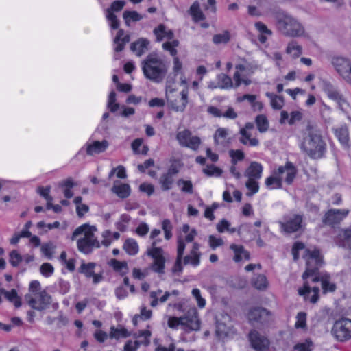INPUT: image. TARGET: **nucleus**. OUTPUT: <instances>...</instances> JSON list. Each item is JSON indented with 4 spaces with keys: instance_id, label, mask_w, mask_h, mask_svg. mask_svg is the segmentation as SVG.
<instances>
[{
    "instance_id": "6ab92c4d",
    "label": "nucleus",
    "mask_w": 351,
    "mask_h": 351,
    "mask_svg": "<svg viewBox=\"0 0 351 351\" xmlns=\"http://www.w3.org/2000/svg\"><path fill=\"white\" fill-rule=\"evenodd\" d=\"M125 3L123 1H115L111 6L106 10V16L108 21L109 25L112 29H117L119 27V21L114 12L121 11L124 7Z\"/></svg>"
},
{
    "instance_id": "8fccbe9b",
    "label": "nucleus",
    "mask_w": 351,
    "mask_h": 351,
    "mask_svg": "<svg viewBox=\"0 0 351 351\" xmlns=\"http://www.w3.org/2000/svg\"><path fill=\"white\" fill-rule=\"evenodd\" d=\"M324 90L328 97L335 101L340 99L341 95L329 83L325 84Z\"/></svg>"
},
{
    "instance_id": "1a4fd4ad",
    "label": "nucleus",
    "mask_w": 351,
    "mask_h": 351,
    "mask_svg": "<svg viewBox=\"0 0 351 351\" xmlns=\"http://www.w3.org/2000/svg\"><path fill=\"white\" fill-rule=\"evenodd\" d=\"M197 234V231L193 228L189 233L186 234L184 237H183L182 234L178 237L177 258L173 268V271L174 273H179L182 271V256L186 247L184 242H192Z\"/></svg>"
},
{
    "instance_id": "052dcab7",
    "label": "nucleus",
    "mask_w": 351,
    "mask_h": 351,
    "mask_svg": "<svg viewBox=\"0 0 351 351\" xmlns=\"http://www.w3.org/2000/svg\"><path fill=\"white\" fill-rule=\"evenodd\" d=\"M179 42L177 40H173L171 41H167L162 44V48L168 51L171 56L173 57L176 56L177 50L176 47L178 46Z\"/></svg>"
},
{
    "instance_id": "423d86ee",
    "label": "nucleus",
    "mask_w": 351,
    "mask_h": 351,
    "mask_svg": "<svg viewBox=\"0 0 351 351\" xmlns=\"http://www.w3.org/2000/svg\"><path fill=\"white\" fill-rule=\"evenodd\" d=\"M286 172L285 182L290 184L293 181L296 175V169L290 162H286L285 166H280L273 171L271 176L265 180V185L269 189H279L282 186L283 173Z\"/></svg>"
},
{
    "instance_id": "e433bc0d",
    "label": "nucleus",
    "mask_w": 351,
    "mask_h": 351,
    "mask_svg": "<svg viewBox=\"0 0 351 351\" xmlns=\"http://www.w3.org/2000/svg\"><path fill=\"white\" fill-rule=\"evenodd\" d=\"M255 27L259 32L258 39L261 43H265L268 37L272 34L271 31L269 29L267 26L262 22H257L255 23Z\"/></svg>"
},
{
    "instance_id": "f8f14e48",
    "label": "nucleus",
    "mask_w": 351,
    "mask_h": 351,
    "mask_svg": "<svg viewBox=\"0 0 351 351\" xmlns=\"http://www.w3.org/2000/svg\"><path fill=\"white\" fill-rule=\"evenodd\" d=\"M151 332L149 330H141L132 335L134 341L128 340L124 345L123 351H137L141 346H147L150 343Z\"/></svg>"
},
{
    "instance_id": "7c9ffc66",
    "label": "nucleus",
    "mask_w": 351,
    "mask_h": 351,
    "mask_svg": "<svg viewBox=\"0 0 351 351\" xmlns=\"http://www.w3.org/2000/svg\"><path fill=\"white\" fill-rule=\"evenodd\" d=\"M162 293V291L160 289H158L156 291H152L150 293V298L152 299L150 305L152 307L156 306L159 302L165 303L171 296V293H169V291L165 292L164 294L160 296Z\"/></svg>"
},
{
    "instance_id": "2f4dec72",
    "label": "nucleus",
    "mask_w": 351,
    "mask_h": 351,
    "mask_svg": "<svg viewBox=\"0 0 351 351\" xmlns=\"http://www.w3.org/2000/svg\"><path fill=\"white\" fill-rule=\"evenodd\" d=\"M234 332L232 328L227 326L226 324L221 322L217 323L216 335L219 339L224 340L226 338L232 337Z\"/></svg>"
},
{
    "instance_id": "4d7b16f0",
    "label": "nucleus",
    "mask_w": 351,
    "mask_h": 351,
    "mask_svg": "<svg viewBox=\"0 0 351 351\" xmlns=\"http://www.w3.org/2000/svg\"><path fill=\"white\" fill-rule=\"evenodd\" d=\"M123 16L127 25L130 21H138L142 19V16L136 11H125Z\"/></svg>"
},
{
    "instance_id": "9d476101",
    "label": "nucleus",
    "mask_w": 351,
    "mask_h": 351,
    "mask_svg": "<svg viewBox=\"0 0 351 351\" xmlns=\"http://www.w3.org/2000/svg\"><path fill=\"white\" fill-rule=\"evenodd\" d=\"M156 244V241H154L152 246L147 250L146 254L153 260L151 265L152 269L158 274H164L165 265L164 252L161 247H157Z\"/></svg>"
},
{
    "instance_id": "412c9836",
    "label": "nucleus",
    "mask_w": 351,
    "mask_h": 351,
    "mask_svg": "<svg viewBox=\"0 0 351 351\" xmlns=\"http://www.w3.org/2000/svg\"><path fill=\"white\" fill-rule=\"evenodd\" d=\"M249 339L252 348L256 351H264L269 348V341L268 339L256 330L250 332Z\"/></svg>"
},
{
    "instance_id": "5fc2aeb1",
    "label": "nucleus",
    "mask_w": 351,
    "mask_h": 351,
    "mask_svg": "<svg viewBox=\"0 0 351 351\" xmlns=\"http://www.w3.org/2000/svg\"><path fill=\"white\" fill-rule=\"evenodd\" d=\"M152 315V312L151 310L147 309L145 307H142L141 309V314L136 315L132 319V322L134 326H136L138 324V322L140 319L143 320H147L151 318Z\"/></svg>"
},
{
    "instance_id": "a211bd4d",
    "label": "nucleus",
    "mask_w": 351,
    "mask_h": 351,
    "mask_svg": "<svg viewBox=\"0 0 351 351\" xmlns=\"http://www.w3.org/2000/svg\"><path fill=\"white\" fill-rule=\"evenodd\" d=\"M235 69L236 71L233 75V81L234 82L235 87H239L241 84L245 85L250 84L251 82L247 77L251 74H250L244 59L241 60L239 63L235 64Z\"/></svg>"
},
{
    "instance_id": "5701e85b",
    "label": "nucleus",
    "mask_w": 351,
    "mask_h": 351,
    "mask_svg": "<svg viewBox=\"0 0 351 351\" xmlns=\"http://www.w3.org/2000/svg\"><path fill=\"white\" fill-rule=\"evenodd\" d=\"M200 245L197 243H193L192 249L190 253L182 257L183 263L184 265H191L196 267L200 264L201 252L199 251Z\"/></svg>"
},
{
    "instance_id": "20e7f679",
    "label": "nucleus",
    "mask_w": 351,
    "mask_h": 351,
    "mask_svg": "<svg viewBox=\"0 0 351 351\" xmlns=\"http://www.w3.org/2000/svg\"><path fill=\"white\" fill-rule=\"evenodd\" d=\"M142 70L145 77L153 82H160L165 77L167 66L157 54H149L142 62Z\"/></svg>"
},
{
    "instance_id": "bf43d9fd",
    "label": "nucleus",
    "mask_w": 351,
    "mask_h": 351,
    "mask_svg": "<svg viewBox=\"0 0 351 351\" xmlns=\"http://www.w3.org/2000/svg\"><path fill=\"white\" fill-rule=\"evenodd\" d=\"M177 185L184 193L189 194L193 193V184L190 180L180 179L177 182Z\"/></svg>"
},
{
    "instance_id": "72a5a7b5",
    "label": "nucleus",
    "mask_w": 351,
    "mask_h": 351,
    "mask_svg": "<svg viewBox=\"0 0 351 351\" xmlns=\"http://www.w3.org/2000/svg\"><path fill=\"white\" fill-rule=\"evenodd\" d=\"M154 33L158 41L165 39L170 40L173 37V32L171 29H167L163 25H160L157 28L154 29Z\"/></svg>"
},
{
    "instance_id": "473e14b6",
    "label": "nucleus",
    "mask_w": 351,
    "mask_h": 351,
    "mask_svg": "<svg viewBox=\"0 0 351 351\" xmlns=\"http://www.w3.org/2000/svg\"><path fill=\"white\" fill-rule=\"evenodd\" d=\"M241 138L240 141L245 145L255 147L258 145V141L255 137H253L252 132L247 130L246 129L240 130Z\"/></svg>"
},
{
    "instance_id": "4c0bfd02",
    "label": "nucleus",
    "mask_w": 351,
    "mask_h": 351,
    "mask_svg": "<svg viewBox=\"0 0 351 351\" xmlns=\"http://www.w3.org/2000/svg\"><path fill=\"white\" fill-rule=\"evenodd\" d=\"M286 53L290 55L293 58H298L302 53V47L297 41L292 40L289 42L286 48Z\"/></svg>"
},
{
    "instance_id": "c9c22d12",
    "label": "nucleus",
    "mask_w": 351,
    "mask_h": 351,
    "mask_svg": "<svg viewBox=\"0 0 351 351\" xmlns=\"http://www.w3.org/2000/svg\"><path fill=\"white\" fill-rule=\"evenodd\" d=\"M265 95L269 99L270 105L274 110H280L285 104V100L282 96L277 95L273 93L267 92Z\"/></svg>"
},
{
    "instance_id": "e2e57ef3",
    "label": "nucleus",
    "mask_w": 351,
    "mask_h": 351,
    "mask_svg": "<svg viewBox=\"0 0 351 351\" xmlns=\"http://www.w3.org/2000/svg\"><path fill=\"white\" fill-rule=\"evenodd\" d=\"M55 246L51 243H44L41 245L40 251L42 254L48 259L53 257Z\"/></svg>"
},
{
    "instance_id": "0e129e2a",
    "label": "nucleus",
    "mask_w": 351,
    "mask_h": 351,
    "mask_svg": "<svg viewBox=\"0 0 351 351\" xmlns=\"http://www.w3.org/2000/svg\"><path fill=\"white\" fill-rule=\"evenodd\" d=\"M245 186L249 191L247 193L249 196H252L258 191L259 186L257 180L248 179L246 182Z\"/></svg>"
},
{
    "instance_id": "13d9d810",
    "label": "nucleus",
    "mask_w": 351,
    "mask_h": 351,
    "mask_svg": "<svg viewBox=\"0 0 351 351\" xmlns=\"http://www.w3.org/2000/svg\"><path fill=\"white\" fill-rule=\"evenodd\" d=\"M203 172L209 177H219L222 173V170L213 165H210L204 168Z\"/></svg>"
},
{
    "instance_id": "a19ab883",
    "label": "nucleus",
    "mask_w": 351,
    "mask_h": 351,
    "mask_svg": "<svg viewBox=\"0 0 351 351\" xmlns=\"http://www.w3.org/2000/svg\"><path fill=\"white\" fill-rule=\"evenodd\" d=\"M123 247L125 252L130 256L136 255L139 250L138 243L132 238L125 241Z\"/></svg>"
},
{
    "instance_id": "aec40b11",
    "label": "nucleus",
    "mask_w": 351,
    "mask_h": 351,
    "mask_svg": "<svg viewBox=\"0 0 351 351\" xmlns=\"http://www.w3.org/2000/svg\"><path fill=\"white\" fill-rule=\"evenodd\" d=\"M349 212L348 209H330L325 214L323 222L330 226L338 224L348 216Z\"/></svg>"
},
{
    "instance_id": "a18cd8bd",
    "label": "nucleus",
    "mask_w": 351,
    "mask_h": 351,
    "mask_svg": "<svg viewBox=\"0 0 351 351\" xmlns=\"http://www.w3.org/2000/svg\"><path fill=\"white\" fill-rule=\"evenodd\" d=\"M1 293H3L5 298L10 302L14 304L16 307H19L21 305V299L17 295V292L15 289H12L11 291H5L1 289L0 291Z\"/></svg>"
},
{
    "instance_id": "f704fd0d",
    "label": "nucleus",
    "mask_w": 351,
    "mask_h": 351,
    "mask_svg": "<svg viewBox=\"0 0 351 351\" xmlns=\"http://www.w3.org/2000/svg\"><path fill=\"white\" fill-rule=\"evenodd\" d=\"M334 133L343 146L347 147L348 145L349 134L346 125H341L339 128L335 129Z\"/></svg>"
},
{
    "instance_id": "0eeeda50",
    "label": "nucleus",
    "mask_w": 351,
    "mask_h": 351,
    "mask_svg": "<svg viewBox=\"0 0 351 351\" xmlns=\"http://www.w3.org/2000/svg\"><path fill=\"white\" fill-rule=\"evenodd\" d=\"M276 26L279 32L288 37H302L305 36L302 25L290 15H282L278 19Z\"/></svg>"
},
{
    "instance_id": "37998d69",
    "label": "nucleus",
    "mask_w": 351,
    "mask_h": 351,
    "mask_svg": "<svg viewBox=\"0 0 351 351\" xmlns=\"http://www.w3.org/2000/svg\"><path fill=\"white\" fill-rule=\"evenodd\" d=\"M252 284L258 290H265L267 288L269 282L265 275L259 274L252 279Z\"/></svg>"
},
{
    "instance_id": "393cba45",
    "label": "nucleus",
    "mask_w": 351,
    "mask_h": 351,
    "mask_svg": "<svg viewBox=\"0 0 351 351\" xmlns=\"http://www.w3.org/2000/svg\"><path fill=\"white\" fill-rule=\"evenodd\" d=\"M263 165L256 161L252 162L245 171V176L248 179L259 180L262 177Z\"/></svg>"
},
{
    "instance_id": "774afa93",
    "label": "nucleus",
    "mask_w": 351,
    "mask_h": 351,
    "mask_svg": "<svg viewBox=\"0 0 351 351\" xmlns=\"http://www.w3.org/2000/svg\"><path fill=\"white\" fill-rule=\"evenodd\" d=\"M40 271L43 276L49 278L53 275L54 272V268L51 263H45L41 265L40 267Z\"/></svg>"
},
{
    "instance_id": "6e6552de",
    "label": "nucleus",
    "mask_w": 351,
    "mask_h": 351,
    "mask_svg": "<svg viewBox=\"0 0 351 351\" xmlns=\"http://www.w3.org/2000/svg\"><path fill=\"white\" fill-rule=\"evenodd\" d=\"M176 84L167 81L166 86V99L169 107L176 112H183L188 103V91L183 90L178 95L176 94Z\"/></svg>"
},
{
    "instance_id": "f257e3e1",
    "label": "nucleus",
    "mask_w": 351,
    "mask_h": 351,
    "mask_svg": "<svg viewBox=\"0 0 351 351\" xmlns=\"http://www.w3.org/2000/svg\"><path fill=\"white\" fill-rule=\"evenodd\" d=\"M300 252H302V255L306 261V271L302 275L303 279L306 280L312 277L313 282L321 281L324 293L334 291L336 289V285L330 281V277L327 275L320 276L317 272L319 268L322 265V257L319 251L317 249H305L304 245L302 243L297 242L292 248L294 260L296 261L299 258Z\"/></svg>"
},
{
    "instance_id": "4468645a",
    "label": "nucleus",
    "mask_w": 351,
    "mask_h": 351,
    "mask_svg": "<svg viewBox=\"0 0 351 351\" xmlns=\"http://www.w3.org/2000/svg\"><path fill=\"white\" fill-rule=\"evenodd\" d=\"M302 216L298 214H291L285 217L284 220L280 221V228L287 233H293L302 229L303 226Z\"/></svg>"
},
{
    "instance_id": "79ce46f5",
    "label": "nucleus",
    "mask_w": 351,
    "mask_h": 351,
    "mask_svg": "<svg viewBox=\"0 0 351 351\" xmlns=\"http://www.w3.org/2000/svg\"><path fill=\"white\" fill-rule=\"evenodd\" d=\"M228 135V129L225 128H219L214 134L213 138L215 143L217 145H223L226 143Z\"/></svg>"
},
{
    "instance_id": "09e8293b",
    "label": "nucleus",
    "mask_w": 351,
    "mask_h": 351,
    "mask_svg": "<svg viewBox=\"0 0 351 351\" xmlns=\"http://www.w3.org/2000/svg\"><path fill=\"white\" fill-rule=\"evenodd\" d=\"M256 124L260 132H265L269 128V121L264 114L258 115L256 118Z\"/></svg>"
},
{
    "instance_id": "4be33fe9",
    "label": "nucleus",
    "mask_w": 351,
    "mask_h": 351,
    "mask_svg": "<svg viewBox=\"0 0 351 351\" xmlns=\"http://www.w3.org/2000/svg\"><path fill=\"white\" fill-rule=\"evenodd\" d=\"M108 147V143L106 140L102 141L89 140L86 143L84 147L81 149V151L85 148L88 155L93 156L104 152Z\"/></svg>"
},
{
    "instance_id": "f03ea898",
    "label": "nucleus",
    "mask_w": 351,
    "mask_h": 351,
    "mask_svg": "<svg viewBox=\"0 0 351 351\" xmlns=\"http://www.w3.org/2000/svg\"><path fill=\"white\" fill-rule=\"evenodd\" d=\"M97 232L96 226L84 223L74 230L71 239L77 240V247L80 252L88 254L94 248L108 247L114 241L120 238L118 232H112L110 230H105L101 234V241H99L95 236Z\"/></svg>"
},
{
    "instance_id": "f3484780",
    "label": "nucleus",
    "mask_w": 351,
    "mask_h": 351,
    "mask_svg": "<svg viewBox=\"0 0 351 351\" xmlns=\"http://www.w3.org/2000/svg\"><path fill=\"white\" fill-rule=\"evenodd\" d=\"M29 305L34 309L42 311L48 307L51 302V296L45 291L34 295V298L27 295Z\"/></svg>"
},
{
    "instance_id": "cd10ccee",
    "label": "nucleus",
    "mask_w": 351,
    "mask_h": 351,
    "mask_svg": "<svg viewBox=\"0 0 351 351\" xmlns=\"http://www.w3.org/2000/svg\"><path fill=\"white\" fill-rule=\"evenodd\" d=\"M130 41V36L128 34H125L123 29H119L117 36L114 39V49L115 52H120L123 49L125 45Z\"/></svg>"
},
{
    "instance_id": "864d4df0",
    "label": "nucleus",
    "mask_w": 351,
    "mask_h": 351,
    "mask_svg": "<svg viewBox=\"0 0 351 351\" xmlns=\"http://www.w3.org/2000/svg\"><path fill=\"white\" fill-rule=\"evenodd\" d=\"M306 313L304 312H299L296 315V321L295 323V327L297 329H302L306 330L307 328L306 326Z\"/></svg>"
},
{
    "instance_id": "3c124183",
    "label": "nucleus",
    "mask_w": 351,
    "mask_h": 351,
    "mask_svg": "<svg viewBox=\"0 0 351 351\" xmlns=\"http://www.w3.org/2000/svg\"><path fill=\"white\" fill-rule=\"evenodd\" d=\"M38 193L40 194V196L44 197L45 200L47 201V208L49 210L51 207V202L53 201V198L51 196H50V187L46 186L43 187L40 186L38 188Z\"/></svg>"
},
{
    "instance_id": "49530a36",
    "label": "nucleus",
    "mask_w": 351,
    "mask_h": 351,
    "mask_svg": "<svg viewBox=\"0 0 351 351\" xmlns=\"http://www.w3.org/2000/svg\"><path fill=\"white\" fill-rule=\"evenodd\" d=\"M219 87L223 89H229L234 86V82L230 77L225 74H220L217 77Z\"/></svg>"
},
{
    "instance_id": "b1692460",
    "label": "nucleus",
    "mask_w": 351,
    "mask_h": 351,
    "mask_svg": "<svg viewBox=\"0 0 351 351\" xmlns=\"http://www.w3.org/2000/svg\"><path fill=\"white\" fill-rule=\"evenodd\" d=\"M319 289L317 287L312 289L309 287L307 282H305L302 288L298 289L300 295L304 296L305 300H309L311 303H316L319 298Z\"/></svg>"
},
{
    "instance_id": "ea45409f",
    "label": "nucleus",
    "mask_w": 351,
    "mask_h": 351,
    "mask_svg": "<svg viewBox=\"0 0 351 351\" xmlns=\"http://www.w3.org/2000/svg\"><path fill=\"white\" fill-rule=\"evenodd\" d=\"M108 265L116 272L119 273L121 276L125 275L128 271V265L124 261H119L117 259L112 258L109 261Z\"/></svg>"
},
{
    "instance_id": "2eb2a0df",
    "label": "nucleus",
    "mask_w": 351,
    "mask_h": 351,
    "mask_svg": "<svg viewBox=\"0 0 351 351\" xmlns=\"http://www.w3.org/2000/svg\"><path fill=\"white\" fill-rule=\"evenodd\" d=\"M176 139L179 144L192 150L198 149L201 140L197 136H193L190 130H184L177 133Z\"/></svg>"
},
{
    "instance_id": "338daca9",
    "label": "nucleus",
    "mask_w": 351,
    "mask_h": 351,
    "mask_svg": "<svg viewBox=\"0 0 351 351\" xmlns=\"http://www.w3.org/2000/svg\"><path fill=\"white\" fill-rule=\"evenodd\" d=\"M108 108L112 112H116L119 108V104L116 102V93L114 91L110 92L109 94Z\"/></svg>"
},
{
    "instance_id": "dca6fc26",
    "label": "nucleus",
    "mask_w": 351,
    "mask_h": 351,
    "mask_svg": "<svg viewBox=\"0 0 351 351\" xmlns=\"http://www.w3.org/2000/svg\"><path fill=\"white\" fill-rule=\"evenodd\" d=\"M248 319L254 325L258 324L265 325L272 320L273 315L265 308H254L249 312Z\"/></svg>"
},
{
    "instance_id": "603ef678",
    "label": "nucleus",
    "mask_w": 351,
    "mask_h": 351,
    "mask_svg": "<svg viewBox=\"0 0 351 351\" xmlns=\"http://www.w3.org/2000/svg\"><path fill=\"white\" fill-rule=\"evenodd\" d=\"M96 264L94 263H82L80 268V272L84 274L86 277L90 278L95 274Z\"/></svg>"
},
{
    "instance_id": "a878e982",
    "label": "nucleus",
    "mask_w": 351,
    "mask_h": 351,
    "mask_svg": "<svg viewBox=\"0 0 351 351\" xmlns=\"http://www.w3.org/2000/svg\"><path fill=\"white\" fill-rule=\"evenodd\" d=\"M111 191L113 193L121 199L127 198L130 196L131 193V189L129 184L122 183L118 180L114 182Z\"/></svg>"
},
{
    "instance_id": "6e6d98bb",
    "label": "nucleus",
    "mask_w": 351,
    "mask_h": 351,
    "mask_svg": "<svg viewBox=\"0 0 351 351\" xmlns=\"http://www.w3.org/2000/svg\"><path fill=\"white\" fill-rule=\"evenodd\" d=\"M230 40V34L228 31L215 34L213 38V41L216 45L226 44L228 43Z\"/></svg>"
},
{
    "instance_id": "680f3d73",
    "label": "nucleus",
    "mask_w": 351,
    "mask_h": 351,
    "mask_svg": "<svg viewBox=\"0 0 351 351\" xmlns=\"http://www.w3.org/2000/svg\"><path fill=\"white\" fill-rule=\"evenodd\" d=\"M173 182V179L170 173L162 175L160 180V183L161 184L162 188L165 191L170 189Z\"/></svg>"
},
{
    "instance_id": "69168bd1",
    "label": "nucleus",
    "mask_w": 351,
    "mask_h": 351,
    "mask_svg": "<svg viewBox=\"0 0 351 351\" xmlns=\"http://www.w3.org/2000/svg\"><path fill=\"white\" fill-rule=\"evenodd\" d=\"M229 155L231 157L232 164L236 165L238 162L244 158V153L240 149H231L229 151Z\"/></svg>"
},
{
    "instance_id": "58836bf2",
    "label": "nucleus",
    "mask_w": 351,
    "mask_h": 351,
    "mask_svg": "<svg viewBox=\"0 0 351 351\" xmlns=\"http://www.w3.org/2000/svg\"><path fill=\"white\" fill-rule=\"evenodd\" d=\"M130 335L131 333L126 328L121 326L117 328L112 326L109 334L110 338L115 339L126 338Z\"/></svg>"
},
{
    "instance_id": "bb28decb",
    "label": "nucleus",
    "mask_w": 351,
    "mask_h": 351,
    "mask_svg": "<svg viewBox=\"0 0 351 351\" xmlns=\"http://www.w3.org/2000/svg\"><path fill=\"white\" fill-rule=\"evenodd\" d=\"M230 249L234 252L233 259L237 263L248 261L250 258V253L241 245L232 244Z\"/></svg>"
},
{
    "instance_id": "39448f33",
    "label": "nucleus",
    "mask_w": 351,
    "mask_h": 351,
    "mask_svg": "<svg viewBox=\"0 0 351 351\" xmlns=\"http://www.w3.org/2000/svg\"><path fill=\"white\" fill-rule=\"evenodd\" d=\"M167 325L172 329H177L178 326H181L186 332L198 330L200 328V321L197 309L195 308H191L183 317H169Z\"/></svg>"
},
{
    "instance_id": "c03bdc74",
    "label": "nucleus",
    "mask_w": 351,
    "mask_h": 351,
    "mask_svg": "<svg viewBox=\"0 0 351 351\" xmlns=\"http://www.w3.org/2000/svg\"><path fill=\"white\" fill-rule=\"evenodd\" d=\"M189 12L193 19L197 22L204 19V14L200 9L198 1H195L190 8Z\"/></svg>"
},
{
    "instance_id": "c756f323",
    "label": "nucleus",
    "mask_w": 351,
    "mask_h": 351,
    "mask_svg": "<svg viewBox=\"0 0 351 351\" xmlns=\"http://www.w3.org/2000/svg\"><path fill=\"white\" fill-rule=\"evenodd\" d=\"M149 42L143 38H139L130 45V49L138 56H141L148 50Z\"/></svg>"
},
{
    "instance_id": "9b49d317",
    "label": "nucleus",
    "mask_w": 351,
    "mask_h": 351,
    "mask_svg": "<svg viewBox=\"0 0 351 351\" xmlns=\"http://www.w3.org/2000/svg\"><path fill=\"white\" fill-rule=\"evenodd\" d=\"M331 332L339 341L351 339V319L341 318L335 322Z\"/></svg>"
},
{
    "instance_id": "7ed1b4c3",
    "label": "nucleus",
    "mask_w": 351,
    "mask_h": 351,
    "mask_svg": "<svg viewBox=\"0 0 351 351\" xmlns=\"http://www.w3.org/2000/svg\"><path fill=\"white\" fill-rule=\"evenodd\" d=\"M300 147L304 152L314 159L322 158L326 149V143L322 139L319 131L312 126H308L304 132Z\"/></svg>"
},
{
    "instance_id": "c85d7f7f",
    "label": "nucleus",
    "mask_w": 351,
    "mask_h": 351,
    "mask_svg": "<svg viewBox=\"0 0 351 351\" xmlns=\"http://www.w3.org/2000/svg\"><path fill=\"white\" fill-rule=\"evenodd\" d=\"M336 243L339 246L351 250V229L341 230L336 238Z\"/></svg>"
},
{
    "instance_id": "de8ad7c7",
    "label": "nucleus",
    "mask_w": 351,
    "mask_h": 351,
    "mask_svg": "<svg viewBox=\"0 0 351 351\" xmlns=\"http://www.w3.org/2000/svg\"><path fill=\"white\" fill-rule=\"evenodd\" d=\"M314 344L310 338L306 339L303 341L297 343L293 346V350L295 351H313Z\"/></svg>"
},
{
    "instance_id": "ddd939ff",
    "label": "nucleus",
    "mask_w": 351,
    "mask_h": 351,
    "mask_svg": "<svg viewBox=\"0 0 351 351\" xmlns=\"http://www.w3.org/2000/svg\"><path fill=\"white\" fill-rule=\"evenodd\" d=\"M332 64L342 78L351 85V63L350 61L341 56H335L332 59Z\"/></svg>"
}]
</instances>
